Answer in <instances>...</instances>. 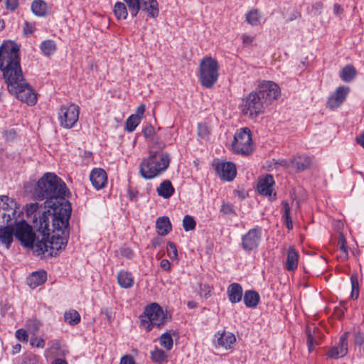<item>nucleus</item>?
Listing matches in <instances>:
<instances>
[{
  "label": "nucleus",
  "instance_id": "34",
  "mask_svg": "<svg viewBox=\"0 0 364 364\" xmlns=\"http://www.w3.org/2000/svg\"><path fill=\"white\" fill-rule=\"evenodd\" d=\"M150 358L157 364H162L168 362V355L161 348L156 347L153 350L150 352Z\"/></svg>",
  "mask_w": 364,
  "mask_h": 364
},
{
  "label": "nucleus",
  "instance_id": "60",
  "mask_svg": "<svg viewBox=\"0 0 364 364\" xmlns=\"http://www.w3.org/2000/svg\"><path fill=\"white\" fill-rule=\"evenodd\" d=\"M350 282H351L352 289H359L358 280V277L356 275H352L350 277Z\"/></svg>",
  "mask_w": 364,
  "mask_h": 364
},
{
  "label": "nucleus",
  "instance_id": "59",
  "mask_svg": "<svg viewBox=\"0 0 364 364\" xmlns=\"http://www.w3.org/2000/svg\"><path fill=\"white\" fill-rule=\"evenodd\" d=\"M160 266L163 269L166 271H168L171 269V263L166 259H164L161 261Z\"/></svg>",
  "mask_w": 364,
  "mask_h": 364
},
{
  "label": "nucleus",
  "instance_id": "41",
  "mask_svg": "<svg viewBox=\"0 0 364 364\" xmlns=\"http://www.w3.org/2000/svg\"><path fill=\"white\" fill-rule=\"evenodd\" d=\"M142 0H124L126 3L132 17H135L141 9Z\"/></svg>",
  "mask_w": 364,
  "mask_h": 364
},
{
  "label": "nucleus",
  "instance_id": "50",
  "mask_svg": "<svg viewBox=\"0 0 364 364\" xmlns=\"http://www.w3.org/2000/svg\"><path fill=\"white\" fill-rule=\"evenodd\" d=\"M3 136L6 141H13L16 136V132L14 129H10L8 130H5L3 132Z\"/></svg>",
  "mask_w": 364,
  "mask_h": 364
},
{
  "label": "nucleus",
  "instance_id": "30",
  "mask_svg": "<svg viewBox=\"0 0 364 364\" xmlns=\"http://www.w3.org/2000/svg\"><path fill=\"white\" fill-rule=\"evenodd\" d=\"M156 191L159 196L167 199L174 193L175 189L169 180H165L161 183Z\"/></svg>",
  "mask_w": 364,
  "mask_h": 364
},
{
  "label": "nucleus",
  "instance_id": "63",
  "mask_svg": "<svg viewBox=\"0 0 364 364\" xmlns=\"http://www.w3.org/2000/svg\"><path fill=\"white\" fill-rule=\"evenodd\" d=\"M343 11V8L338 4H335L333 5V13L336 16H339Z\"/></svg>",
  "mask_w": 364,
  "mask_h": 364
},
{
  "label": "nucleus",
  "instance_id": "52",
  "mask_svg": "<svg viewBox=\"0 0 364 364\" xmlns=\"http://www.w3.org/2000/svg\"><path fill=\"white\" fill-rule=\"evenodd\" d=\"M18 0H6L5 6L6 9L14 11L18 7Z\"/></svg>",
  "mask_w": 364,
  "mask_h": 364
},
{
  "label": "nucleus",
  "instance_id": "43",
  "mask_svg": "<svg viewBox=\"0 0 364 364\" xmlns=\"http://www.w3.org/2000/svg\"><path fill=\"white\" fill-rule=\"evenodd\" d=\"M198 136L201 139H208L210 134V127L206 122H200L197 128Z\"/></svg>",
  "mask_w": 364,
  "mask_h": 364
},
{
  "label": "nucleus",
  "instance_id": "57",
  "mask_svg": "<svg viewBox=\"0 0 364 364\" xmlns=\"http://www.w3.org/2000/svg\"><path fill=\"white\" fill-rule=\"evenodd\" d=\"M31 344L33 346L43 348L45 346V341L41 338H34L31 340Z\"/></svg>",
  "mask_w": 364,
  "mask_h": 364
},
{
  "label": "nucleus",
  "instance_id": "39",
  "mask_svg": "<svg viewBox=\"0 0 364 364\" xmlns=\"http://www.w3.org/2000/svg\"><path fill=\"white\" fill-rule=\"evenodd\" d=\"M40 48L43 54L48 56L53 54L57 50L56 44L53 40L43 41Z\"/></svg>",
  "mask_w": 364,
  "mask_h": 364
},
{
  "label": "nucleus",
  "instance_id": "33",
  "mask_svg": "<svg viewBox=\"0 0 364 364\" xmlns=\"http://www.w3.org/2000/svg\"><path fill=\"white\" fill-rule=\"evenodd\" d=\"M356 74L355 67L352 65H347L341 70L339 76L343 82H350L353 80Z\"/></svg>",
  "mask_w": 364,
  "mask_h": 364
},
{
  "label": "nucleus",
  "instance_id": "16",
  "mask_svg": "<svg viewBox=\"0 0 364 364\" xmlns=\"http://www.w3.org/2000/svg\"><path fill=\"white\" fill-rule=\"evenodd\" d=\"M274 180L271 174H267L264 178L259 180L257 189L260 194L268 196L270 200L276 199V193H273L272 186L274 184Z\"/></svg>",
  "mask_w": 364,
  "mask_h": 364
},
{
  "label": "nucleus",
  "instance_id": "25",
  "mask_svg": "<svg viewBox=\"0 0 364 364\" xmlns=\"http://www.w3.org/2000/svg\"><path fill=\"white\" fill-rule=\"evenodd\" d=\"M117 282L124 289H129L134 285V277L131 272L125 270H120L117 274Z\"/></svg>",
  "mask_w": 364,
  "mask_h": 364
},
{
  "label": "nucleus",
  "instance_id": "46",
  "mask_svg": "<svg viewBox=\"0 0 364 364\" xmlns=\"http://www.w3.org/2000/svg\"><path fill=\"white\" fill-rule=\"evenodd\" d=\"M167 255L171 259L178 258V250L176 245L173 242L168 241L167 243Z\"/></svg>",
  "mask_w": 364,
  "mask_h": 364
},
{
  "label": "nucleus",
  "instance_id": "40",
  "mask_svg": "<svg viewBox=\"0 0 364 364\" xmlns=\"http://www.w3.org/2000/svg\"><path fill=\"white\" fill-rule=\"evenodd\" d=\"M262 16L258 10H252L246 14V21L250 25L255 26L260 23Z\"/></svg>",
  "mask_w": 364,
  "mask_h": 364
},
{
  "label": "nucleus",
  "instance_id": "49",
  "mask_svg": "<svg viewBox=\"0 0 364 364\" xmlns=\"http://www.w3.org/2000/svg\"><path fill=\"white\" fill-rule=\"evenodd\" d=\"M354 343L356 346H361L364 345V333L356 331L354 333Z\"/></svg>",
  "mask_w": 364,
  "mask_h": 364
},
{
  "label": "nucleus",
  "instance_id": "11",
  "mask_svg": "<svg viewBox=\"0 0 364 364\" xmlns=\"http://www.w3.org/2000/svg\"><path fill=\"white\" fill-rule=\"evenodd\" d=\"M18 205L15 200L7 196H0V223H8L17 217Z\"/></svg>",
  "mask_w": 364,
  "mask_h": 364
},
{
  "label": "nucleus",
  "instance_id": "10",
  "mask_svg": "<svg viewBox=\"0 0 364 364\" xmlns=\"http://www.w3.org/2000/svg\"><path fill=\"white\" fill-rule=\"evenodd\" d=\"M80 108L75 104L63 105L58 112L60 125L66 129L75 126L79 119Z\"/></svg>",
  "mask_w": 364,
  "mask_h": 364
},
{
  "label": "nucleus",
  "instance_id": "45",
  "mask_svg": "<svg viewBox=\"0 0 364 364\" xmlns=\"http://www.w3.org/2000/svg\"><path fill=\"white\" fill-rule=\"evenodd\" d=\"M196 223L194 218L188 215L184 216L183 219V227L185 231L188 232L196 228Z\"/></svg>",
  "mask_w": 364,
  "mask_h": 364
},
{
  "label": "nucleus",
  "instance_id": "35",
  "mask_svg": "<svg viewBox=\"0 0 364 364\" xmlns=\"http://www.w3.org/2000/svg\"><path fill=\"white\" fill-rule=\"evenodd\" d=\"M32 12L37 16H45L47 10V4L43 0H34L31 3Z\"/></svg>",
  "mask_w": 364,
  "mask_h": 364
},
{
  "label": "nucleus",
  "instance_id": "38",
  "mask_svg": "<svg viewBox=\"0 0 364 364\" xmlns=\"http://www.w3.org/2000/svg\"><path fill=\"white\" fill-rule=\"evenodd\" d=\"M113 12L118 20H125L128 16V9L122 2H117L114 4Z\"/></svg>",
  "mask_w": 364,
  "mask_h": 364
},
{
  "label": "nucleus",
  "instance_id": "62",
  "mask_svg": "<svg viewBox=\"0 0 364 364\" xmlns=\"http://www.w3.org/2000/svg\"><path fill=\"white\" fill-rule=\"evenodd\" d=\"M102 314H105L107 321L110 322L112 319V313L111 309H105L102 310Z\"/></svg>",
  "mask_w": 364,
  "mask_h": 364
},
{
  "label": "nucleus",
  "instance_id": "7",
  "mask_svg": "<svg viewBox=\"0 0 364 364\" xmlns=\"http://www.w3.org/2000/svg\"><path fill=\"white\" fill-rule=\"evenodd\" d=\"M232 149L236 154L248 156L253 152L251 130L241 128L237 130L232 142Z\"/></svg>",
  "mask_w": 364,
  "mask_h": 364
},
{
  "label": "nucleus",
  "instance_id": "6",
  "mask_svg": "<svg viewBox=\"0 0 364 364\" xmlns=\"http://www.w3.org/2000/svg\"><path fill=\"white\" fill-rule=\"evenodd\" d=\"M199 80L202 86L212 88L219 77V65L216 59L204 57L199 64Z\"/></svg>",
  "mask_w": 364,
  "mask_h": 364
},
{
  "label": "nucleus",
  "instance_id": "18",
  "mask_svg": "<svg viewBox=\"0 0 364 364\" xmlns=\"http://www.w3.org/2000/svg\"><path fill=\"white\" fill-rule=\"evenodd\" d=\"M90 180L96 190H100L107 184V173L102 168H95L90 173Z\"/></svg>",
  "mask_w": 364,
  "mask_h": 364
},
{
  "label": "nucleus",
  "instance_id": "28",
  "mask_svg": "<svg viewBox=\"0 0 364 364\" xmlns=\"http://www.w3.org/2000/svg\"><path fill=\"white\" fill-rule=\"evenodd\" d=\"M311 159L305 155L294 157L291 160V164L296 168V172L303 171L307 169L311 165Z\"/></svg>",
  "mask_w": 364,
  "mask_h": 364
},
{
  "label": "nucleus",
  "instance_id": "56",
  "mask_svg": "<svg viewBox=\"0 0 364 364\" xmlns=\"http://www.w3.org/2000/svg\"><path fill=\"white\" fill-rule=\"evenodd\" d=\"M35 26L34 24L29 23L28 21H25L23 32L26 35L32 34L35 31Z\"/></svg>",
  "mask_w": 364,
  "mask_h": 364
},
{
  "label": "nucleus",
  "instance_id": "54",
  "mask_svg": "<svg viewBox=\"0 0 364 364\" xmlns=\"http://www.w3.org/2000/svg\"><path fill=\"white\" fill-rule=\"evenodd\" d=\"M143 134L146 138L152 137L155 134L154 128L152 125H146L142 130Z\"/></svg>",
  "mask_w": 364,
  "mask_h": 364
},
{
  "label": "nucleus",
  "instance_id": "21",
  "mask_svg": "<svg viewBox=\"0 0 364 364\" xmlns=\"http://www.w3.org/2000/svg\"><path fill=\"white\" fill-rule=\"evenodd\" d=\"M306 334L307 337L306 343L308 349L311 353L314 350V346L319 344L318 338H320L321 333L318 328L314 327L311 328L310 326H307Z\"/></svg>",
  "mask_w": 364,
  "mask_h": 364
},
{
  "label": "nucleus",
  "instance_id": "2",
  "mask_svg": "<svg viewBox=\"0 0 364 364\" xmlns=\"http://www.w3.org/2000/svg\"><path fill=\"white\" fill-rule=\"evenodd\" d=\"M19 50L15 42H4L0 46V70L8 91L18 100L33 106L37 102V94L23 75Z\"/></svg>",
  "mask_w": 364,
  "mask_h": 364
},
{
  "label": "nucleus",
  "instance_id": "37",
  "mask_svg": "<svg viewBox=\"0 0 364 364\" xmlns=\"http://www.w3.org/2000/svg\"><path fill=\"white\" fill-rule=\"evenodd\" d=\"M337 247L341 250V254L338 256L339 259L341 261H345L348 258V248L346 245V240L345 238V236L343 233H340L338 242H337Z\"/></svg>",
  "mask_w": 364,
  "mask_h": 364
},
{
  "label": "nucleus",
  "instance_id": "58",
  "mask_svg": "<svg viewBox=\"0 0 364 364\" xmlns=\"http://www.w3.org/2000/svg\"><path fill=\"white\" fill-rule=\"evenodd\" d=\"M145 109H146L145 105L144 104H141L137 107L135 114H133L132 115L138 117L139 119H140L141 120V119L143 118Z\"/></svg>",
  "mask_w": 364,
  "mask_h": 364
},
{
  "label": "nucleus",
  "instance_id": "51",
  "mask_svg": "<svg viewBox=\"0 0 364 364\" xmlns=\"http://www.w3.org/2000/svg\"><path fill=\"white\" fill-rule=\"evenodd\" d=\"M27 326L30 331H31L33 333H35L39 329L41 323L36 319H31L28 321Z\"/></svg>",
  "mask_w": 364,
  "mask_h": 364
},
{
  "label": "nucleus",
  "instance_id": "24",
  "mask_svg": "<svg viewBox=\"0 0 364 364\" xmlns=\"http://www.w3.org/2000/svg\"><path fill=\"white\" fill-rule=\"evenodd\" d=\"M47 279L46 271L33 272L28 278L27 283L33 289L44 284Z\"/></svg>",
  "mask_w": 364,
  "mask_h": 364
},
{
  "label": "nucleus",
  "instance_id": "13",
  "mask_svg": "<svg viewBox=\"0 0 364 364\" xmlns=\"http://www.w3.org/2000/svg\"><path fill=\"white\" fill-rule=\"evenodd\" d=\"M257 91L266 105L277 100L281 94L279 87L272 81H262L259 84Z\"/></svg>",
  "mask_w": 364,
  "mask_h": 364
},
{
  "label": "nucleus",
  "instance_id": "64",
  "mask_svg": "<svg viewBox=\"0 0 364 364\" xmlns=\"http://www.w3.org/2000/svg\"><path fill=\"white\" fill-rule=\"evenodd\" d=\"M128 194L131 200H135L138 196V192L131 189L128 191Z\"/></svg>",
  "mask_w": 364,
  "mask_h": 364
},
{
  "label": "nucleus",
  "instance_id": "3",
  "mask_svg": "<svg viewBox=\"0 0 364 364\" xmlns=\"http://www.w3.org/2000/svg\"><path fill=\"white\" fill-rule=\"evenodd\" d=\"M68 189L63 181L56 174L48 172L36 182L33 197L38 200H46L44 208L50 213H60L63 208L72 210L70 203L65 198Z\"/></svg>",
  "mask_w": 364,
  "mask_h": 364
},
{
  "label": "nucleus",
  "instance_id": "4",
  "mask_svg": "<svg viewBox=\"0 0 364 364\" xmlns=\"http://www.w3.org/2000/svg\"><path fill=\"white\" fill-rule=\"evenodd\" d=\"M170 164V156L166 152H149V156L144 159L139 166V172L144 179H152L164 172Z\"/></svg>",
  "mask_w": 364,
  "mask_h": 364
},
{
  "label": "nucleus",
  "instance_id": "32",
  "mask_svg": "<svg viewBox=\"0 0 364 364\" xmlns=\"http://www.w3.org/2000/svg\"><path fill=\"white\" fill-rule=\"evenodd\" d=\"M47 210H44L41 211L40 210V207L38 203H31L26 205V213L28 217H32V223L33 224V220L36 219L38 220L41 218V216L44 212H46Z\"/></svg>",
  "mask_w": 364,
  "mask_h": 364
},
{
  "label": "nucleus",
  "instance_id": "22",
  "mask_svg": "<svg viewBox=\"0 0 364 364\" xmlns=\"http://www.w3.org/2000/svg\"><path fill=\"white\" fill-rule=\"evenodd\" d=\"M15 236V227L6 225L0 228V242L5 245L6 248H9Z\"/></svg>",
  "mask_w": 364,
  "mask_h": 364
},
{
  "label": "nucleus",
  "instance_id": "15",
  "mask_svg": "<svg viewBox=\"0 0 364 364\" xmlns=\"http://www.w3.org/2000/svg\"><path fill=\"white\" fill-rule=\"evenodd\" d=\"M349 92V87L343 85L339 86L328 98V107L331 109L340 107L346 100Z\"/></svg>",
  "mask_w": 364,
  "mask_h": 364
},
{
  "label": "nucleus",
  "instance_id": "19",
  "mask_svg": "<svg viewBox=\"0 0 364 364\" xmlns=\"http://www.w3.org/2000/svg\"><path fill=\"white\" fill-rule=\"evenodd\" d=\"M227 294L229 301L232 304L241 301L243 296V290L242 286L238 283H232L228 287Z\"/></svg>",
  "mask_w": 364,
  "mask_h": 364
},
{
  "label": "nucleus",
  "instance_id": "26",
  "mask_svg": "<svg viewBox=\"0 0 364 364\" xmlns=\"http://www.w3.org/2000/svg\"><path fill=\"white\" fill-rule=\"evenodd\" d=\"M156 228L160 235L165 236L171 232L172 226L169 218L167 216H162L157 218Z\"/></svg>",
  "mask_w": 364,
  "mask_h": 364
},
{
  "label": "nucleus",
  "instance_id": "44",
  "mask_svg": "<svg viewBox=\"0 0 364 364\" xmlns=\"http://www.w3.org/2000/svg\"><path fill=\"white\" fill-rule=\"evenodd\" d=\"M141 119L138 117L130 115L126 121V130L128 132H132L135 130L136 127L139 124Z\"/></svg>",
  "mask_w": 364,
  "mask_h": 364
},
{
  "label": "nucleus",
  "instance_id": "8",
  "mask_svg": "<svg viewBox=\"0 0 364 364\" xmlns=\"http://www.w3.org/2000/svg\"><path fill=\"white\" fill-rule=\"evenodd\" d=\"M15 237L21 244L35 252L36 243L40 240L33 230V226L30 225L25 220L15 223Z\"/></svg>",
  "mask_w": 364,
  "mask_h": 364
},
{
  "label": "nucleus",
  "instance_id": "14",
  "mask_svg": "<svg viewBox=\"0 0 364 364\" xmlns=\"http://www.w3.org/2000/svg\"><path fill=\"white\" fill-rule=\"evenodd\" d=\"M215 171L222 180L232 181L237 173L235 165L230 161H220L215 164Z\"/></svg>",
  "mask_w": 364,
  "mask_h": 364
},
{
  "label": "nucleus",
  "instance_id": "23",
  "mask_svg": "<svg viewBox=\"0 0 364 364\" xmlns=\"http://www.w3.org/2000/svg\"><path fill=\"white\" fill-rule=\"evenodd\" d=\"M299 260L298 252L294 247H289L287 252L285 267L288 271H294L297 269Z\"/></svg>",
  "mask_w": 364,
  "mask_h": 364
},
{
  "label": "nucleus",
  "instance_id": "5",
  "mask_svg": "<svg viewBox=\"0 0 364 364\" xmlns=\"http://www.w3.org/2000/svg\"><path fill=\"white\" fill-rule=\"evenodd\" d=\"M171 318V314L168 311L164 312L159 304L152 303L145 308L144 315L140 316V326L149 332L154 326L160 328Z\"/></svg>",
  "mask_w": 364,
  "mask_h": 364
},
{
  "label": "nucleus",
  "instance_id": "9",
  "mask_svg": "<svg viewBox=\"0 0 364 364\" xmlns=\"http://www.w3.org/2000/svg\"><path fill=\"white\" fill-rule=\"evenodd\" d=\"M264 100L258 95L257 91L250 92L244 100L242 112L249 114L251 118L257 117L264 112Z\"/></svg>",
  "mask_w": 364,
  "mask_h": 364
},
{
  "label": "nucleus",
  "instance_id": "17",
  "mask_svg": "<svg viewBox=\"0 0 364 364\" xmlns=\"http://www.w3.org/2000/svg\"><path fill=\"white\" fill-rule=\"evenodd\" d=\"M349 332H345L339 338L340 349L332 346L326 353L329 358L338 359L346 356L348 353V338Z\"/></svg>",
  "mask_w": 364,
  "mask_h": 364
},
{
  "label": "nucleus",
  "instance_id": "29",
  "mask_svg": "<svg viewBox=\"0 0 364 364\" xmlns=\"http://www.w3.org/2000/svg\"><path fill=\"white\" fill-rule=\"evenodd\" d=\"M218 344L225 349H231L232 345L236 342V338L232 333H218L217 339Z\"/></svg>",
  "mask_w": 364,
  "mask_h": 364
},
{
  "label": "nucleus",
  "instance_id": "12",
  "mask_svg": "<svg viewBox=\"0 0 364 364\" xmlns=\"http://www.w3.org/2000/svg\"><path fill=\"white\" fill-rule=\"evenodd\" d=\"M261 240L262 228L257 226L242 236L240 246L246 252H254L259 247Z\"/></svg>",
  "mask_w": 364,
  "mask_h": 364
},
{
  "label": "nucleus",
  "instance_id": "31",
  "mask_svg": "<svg viewBox=\"0 0 364 364\" xmlns=\"http://www.w3.org/2000/svg\"><path fill=\"white\" fill-rule=\"evenodd\" d=\"M176 334V332L173 330L162 333L159 338L160 345L166 350H171L173 346V340L172 336Z\"/></svg>",
  "mask_w": 364,
  "mask_h": 364
},
{
  "label": "nucleus",
  "instance_id": "36",
  "mask_svg": "<svg viewBox=\"0 0 364 364\" xmlns=\"http://www.w3.org/2000/svg\"><path fill=\"white\" fill-rule=\"evenodd\" d=\"M64 321L70 326H75L80 322V314L75 309H70L64 313Z\"/></svg>",
  "mask_w": 364,
  "mask_h": 364
},
{
  "label": "nucleus",
  "instance_id": "55",
  "mask_svg": "<svg viewBox=\"0 0 364 364\" xmlns=\"http://www.w3.org/2000/svg\"><path fill=\"white\" fill-rule=\"evenodd\" d=\"M119 364H136L134 358L131 355H123Z\"/></svg>",
  "mask_w": 364,
  "mask_h": 364
},
{
  "label": "nucleus",
  "instance_id": "47",
  "mask_svg": "<svg viewBox=\"0 0 364 364\" xmlns=\"http://www.w3.org/2000/svg\"><path fill=\"white\" fill-rule=\"evenodd\" d=\"M220 212L224 215L235 214V210L232 204L229 203H223L220 208Z\"/></svg>",
  "mask_w": 364,
  "mask_h": 364
},
{
  "label": "nucleus",
  "instance_id": "42",
  "mask_svg": "<svg viewBox=\"0 0 364 364\" xmlns=\"http://www.w3.org/2000/svg\"><path fill=\"white\" fill-rule=\"evenodd\" d=\"M282 205L284 207V214L282 215L285 220L286 225L288 230L293 228V224L290 216L291 208L287 201H283Z\"/></svg>",
  "mask_w": 364,
  "mask_h": 364
},
{
  "label": "nucleus",
  "instance_id": "20",
  "mask_svg": "<svg viewBox=\"0 0 364 364\" xmlns=\"http://www.w3.org/2000/svg\"><path fill=\"white\" fill-rule=\"evenodd\" d=\"M141 9L145 11L149 18H155L159 14L157 0H142L141 1Z\"/></svg>",
  "mask_w": 364,
  "mask_h": 364
},
{
  "label": "nucleus",
  "instance_id": "61",
  "mask_svg": "<svg viewBox=\"0 0 364 364\" xmlns=\"http://www.w3.org/2000/svg\"><path fill=\"white\" fill-rule=\"evenodd\" d=\"M242 42L245 45H250L252 41H253V39L254 38L252 36H247V35H242Z\"/></svg>",
  "mask_w": 364,
  "mask_h": 364
},
{
  "label": "nucleus",
  "instance_id": "1",
  "mask_svg": "<svg viewBox=\"0 0 364 364\" xmlns=\"http://www.w3.org/2000/svg\"><path fill=\"white\" fill-rule=\"evenodd\" d=\"M61 210L60 213L44 212L38 220H33L34 228L42 236L36 243L37 256L48 252V256L53 257L66 247L70 237L69 220L72 210L68 208Z\"/></svg>",
  "mask_w": 364,
  "mask_h": 364
},
{
  "label": "nucleus",
  "instance_id": "48",
  "mask_svg": "<svg viewBox=\"0 0 364 364\" xmlns=\"http://www.w3.org/2000/svg\"><path fill=\"white\" fill-rule=\"evenodd\" d=\"M15 336L21 342H27L28 339L26 331L23 328L18 329L15 333Z\"/></svg>",
  "mask_w": 364,
  "mask_h": 364
},
{
  "label": "nucleus",
  "instance_id": "53",
  "mask_svg": "<svg viewBox=\"0 0 364 364\" xmlns=\"http://www.w3.org/2000/svg\"><path fill=\"white\" fill-rule=\"evenodd\" d=\"M211 291V288L208 284H200V294L201 296H203L205 298L208 299L210 296V294Z\"/></svg>",
  "mask_w": 364,
  "mask_h": 364
},
{
  "label": "nucleus",
  "instance_id": "27",
  "mask_svg": "<svg viewBox=\"0 0 364 364\" xmlns=\"http://www.w3.org/2000/svg\"><path fill=\"white\" fill-rule=\"evenodd\" d=\"M243 300L247 307L255 308L259 303L260 296L255 290H247L244 294Z\"/></svg>",
  "mask_w": 364,
  "mask_h": 364
}]
</instances>
